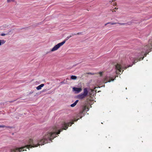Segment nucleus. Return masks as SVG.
<instances>
[{
  "label": "nucleus",
  "mask_w": 152,
  "mask_h": 152,
  "mask_svg": "<svg viewBox=\"0 0 152 152\" xmlns=\"http://www.w3.org/2000/svg\"><path fill=\"white\" fill-rule=\"evenodd\" d=\"M73 124H74L73 122L68 123L64 122L62 124V126L63 128L62 129L59 130L57 132L48 133L43 137L42 139L39 140L34 141L32 139H30L28 142V145L20 148H17L12 150L11 152H21L25 150L26 151L25 149V148H28L29 149V148L37 147L41 145H43L47 143L49 141L52 142V140L56 137L57 134H59L63 130H66L68 128V126H71Z\"/></svg>",
  "instance_id": "1"
},
{
  "label": "nucleus",
  "mask_w": 152,
  "mask_h": 152,
  "mask_svg": "<svg viewBox=\"0 0 152 152\" xmlns=\"http://www.w3.org/2000/svg\"><path fill=\"white\" fill-rule=\"evenodd\" d=\"M152 49V38L150 39L148 41V44L145 45L142 48L143 53H145L144 54V56L141 58H140L138 60L136 59L134 60L133 62V64H134L136 63L138 61H140L143 59V58L146 57L147 54H148L151 51V50Z\"/></svg>",
  "instance_id": "2"
},
{
  "label": "nucleus",
  "mask_w": 152,
  "mask_h": 152,
  "mask_svg": "<svg viewBox=\"0 0 152 152\" xmlns=\"http://www.w3.org/2000/svg\"><path fill=\"white\" fill-rule=\"evenodd\" d=\"M127 68L126 67H122V66L119 64L117 63L116 65H115V69H116V73L117 74L121 75L119 72H118V71L119 72H121L122 70V73L124 71V69H126Z\"/></svg>",
  "instance_id": "3"
},
{
  "label": "nucleus",
  "mask_w": 152,
  "mask_h": 152,
  "mask_svg": "<svg viewBox=\"0 0 152 152\" xmlns=\"http://www.w3.org/2000/svg\"><path fill=\"white\" fill-rule=\"evenodd\" d=\"M83 93H81L77 96V98L79 99H82L85 98L88 94V91L87 88H85L83 90Z\"/></svg>",
  "instance_id": "4"
},
{
  "label": "nucleus",
  "mask_w": 152,
  "mask_h": 152,
  "mask_svg": "<svg viewBox=\"0 0 152 152\" xmlns=\"http://www.w3.org/2000/svg\"><path fill=\"white\" fill-rule=\"evenodd\" d=\"M63 42H60L55 45L51 50V52H53L57 50L60 47L64 45Z\"/></svg>",
  "instance_id": "5"
},
{
  "label": "nucleus",
  "mask_w": 152,
  "mask_h": 152,
  "mask_svg": "<svg viewBox=\"0 0 152 152\" xmlns=\"http://www.w3.org/2000/svg\"><path fill=\"white\" fill-rule=\"evenodd\" d=\"M114 80V79H110V77L106 76L104 79L103 80V82L104 83H106L107 82H110L111 81H113Z\"/></svg>",
  "instance_id": "6"
},
{
  "label": "nucleus",
  "mask_w": 152,
  "mask_h": 152,
  "mask_svg": "<svg viewBox=\"0 0 152 152\" xmlns=\"http://www.w3.org/2000/svg\"><path fill=\"white\" fill-rule=\"evenodd\" d=\"M111 24V25H114V24H119L120 25H125V23H111V22H108L106 23L105 24V26H106L108 24Z\"/></svg>",
  "instance_id": "7"
},
{
  "label": "nucleus",
  "mask_w": 152,
  "mask_h": 152,
  "mask_svg": "<svg viewBox=\"0 0 152 152\" xmlns=\"http://www.w3.org/2000/svg\"><path fill=\"white\" fill-rule=\"evenodd\" d=\"M73 90L74 91H77V93H78L80 92L82 90L81 88H77L76 87H74L73 88Z\"/></svg>",
  "instance_id": "8"
},
{
  "label": "nucleus",
  "mask_w": 152,
  "mask_h": 152,
  "mask_svg": "<svg viewBox=\"0 0 152 152\" xmlns=\"http://www.w3.org/2000/svg\"><path fill=\"white\" fill-rule=\"evenodd\" d=\"M89 108L87 107L86 105L84 106L83 108V111L82 113L84 112L85 111H88L89 110Z\"/></svg>",
  "instance_id": "9"
},
{
  "label": "nucleus",
  "mask_w": 152,
  "mask_h": 152,
  "mask_svg": "<svg viewBox=\"0 0 152 152\" xmlns=\"http://www.w3.org/2000/svg\"><path fill=\"white\" fill-rule=\"evenodd\" d=\"M44 86V84H42L36 87V89L37 90H39L41 89Z\"/></svg>",
  "instance_id": "10"
},
{
  "label": "nucleus",
  "mask_w": 152,
  "mask_h": 152,
  "mask_svg": "<svg viewBox=\"0 0 152 152\" xmlns=\"http://www.w3.org/2000/svg\"><path fill=\"white\" fill-rule=\"evenodd\" d=\"M72 36V35H70L69 36L67 37L64 40V41H63L61 42H64V44L65 43V42H66V41H67V40H68V39H69V38H70Z\"/></svg>",
  "instance_id": "11"
},
{
  "label": "nucleus",
  "mask_w": 152,
  "mask_h": 152,
  "mask_svg": "<svg viewBox=\"0 0 152 152\" xmlns=\"http://www.w3.org/2000/svg\"><path fill=\"white\" fill-rule=\"evenodd\" d=\"M78 102V100H76L74 103L71 105V106L72 107H75L76 105V104H77V103Z\"/></svg>",
  "instance_id": "12"
},
{
  "label": "nucleus",
  "mask_w": 152,
  "mask_h": 152,
  "mask_svg": "<svg viewBox=\"0 0 152 152\" xmlns=\"http://www.w3.org/2000/svg\"><path fill=\"white\" fill-rule=\"evenodd\" d=\"M6 42V41L4 40H0V46L4 44Z\"/></svg>",
  "instance_id": "13"
},
{
  "label": "nucleus",
  "mask_w": 152,
  "mask_h": 152,
  "mask_svg": "<svg viewBox=\"0 0 152 152\" xmlns=\"http://www.w3.org/2000/svg\"><path fill=\"white\" fill-rule=\"evenodd\" d=\"M77 77L75 76L72 75L71 77V78L72 80H76V79Z\"/></svg>",
  "instance_id": "14"
},
{
  "label": "nucleus",
  "mask_w": 152,
  "mask_h": 152,
  "mask_svg": "<svg viewBox=\"0 0 152 152\" xmlns=\"http://www.w3.org/2000/svg\"><path fill=\"white\" fill-rule=\"evenodd\" d=\"M82 33V32H78V33H77V34H72V36H74V35H76L81 34Z\"/></svg>",
  "instance_id": "15"
},
{
  "label": "nucleus",
  "mask_w": 152,
  "mask_h": 152,
  "mask_svg": "<svg viewBox=\"0 0 152 152\" xmlns=\"http://www.w3.org/2000/svg\"><path fill=\"white\" fill-rule=\"evenodd\" d=\"M15 0H7V2L8 3H10L11 2H15Z\"/></svg>",
  "instance_id": "16"
},
{
  "label": "nucleus",
  "mask_w": 152,
  "mask_h": 152,
  "mask_svg": "<svg viewBox=\"0 0 152 152\" xmlns=\"http://www.w3.org/2000/svg\"><path fill=\"white\" fill-rule=\"evenodd\" d=\"M0 127L6 128H10V127L9 126H6L4 125H0Z\"/></svg>",
  "instance_id": "17"
},
{
  "label": "nucleus",
  "mask_w": 152,
  "mask_h": 152,
  "mask_svg": "<svg viewBox=\"0 0 152 152\" xmlns=\"http://www.w3.org/2000/svg\"><path fill=\"white\" fill-rule=\"evenodd\" d=\"M99 74L100 76H102V72H100L99 73Z\"/></svg>",
  "instance_id": "18"
},
{
  "label": "nucleus",
  "mask_w": 152,
  "mask_h": 152,
  "mask_svg": "<svg viewBox=\"0 0 152 152\" xmlns=\"http://www.w3.org/2000/svg\"><path fill=\"white\" fill-rule=\"evenodd\" d=\"M1 36H4L5 35V34L4 33H2L1 35Z\"/></svg>",
  "instance_id": "19"
},
{
  "label": "nucleus",
  "mask_w": 152,
  "mask_h": 152,
  "mask_svg": "<svg viewBox=\"0 0 152 152\" xmlns=\"http://www.w3.org/2000/svg\"><path fill=\"white\" fill-rule=\"evenodd\" d=\"M77 120H75V121H77Z\"/></svg>",
  "instance_id": "20"
},
{
  "label": "nucleus",
  "mask_w": 152,
  "mask_h": 152,
  "mask_svg": "<svg viewBox=\"0 0 152 152\" xmlns=\"http://www.w3.org/2000/svg\"><path fill=\"white\" fill-rule=\"evenodd\" d=\"M33 93V92L32 91V92H31L30 93Z\"/></svg>",
  "instance_id": "21"
},
{
  "label": "nucleus",
  "mask_w": 152,
  "mask_h": 152,
  "mask_svg": "<svg viewBox=\"0 0 152 152\" xmlns=\"http://www.w3.org/2000/svg\"><path fill=\"white\" fill-rule=\"evenodd\" d=\"M115 9H117L116 8H115Z\"/></svg>",
  "instance_id": "22"
}]
</instances>
